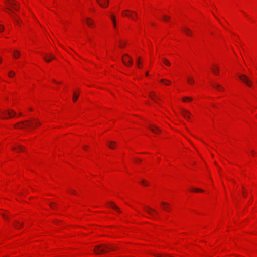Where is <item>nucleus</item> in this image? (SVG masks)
I'll return each instance as SVG.
<instances>
[{"mask_svg": "<svg viewBox=\"0 0 257 257\" xmlns=\"http://www.w3.org/2000/svg\"><path fill=\"white\" fill-rule=\"evenodd\" d=\"M116 249H117V247L106 244H100L95 246L94 252L96 254L99 255L107 252L108 250H114Z\"/></svg>", "mask_w": 257, "mask_h": 257, "instance_id": "f257e3e1", "label": "nucleus"}, {"mask_svg": "<svg viewBox=\"0 0 257 257\" xmlns=\"http://www.w3.org/2000/svg\"><path fill=\"white\" fill-rule=\"evenodd\" d=\"M7 4L8 7L6 9L8 10V13L11 16L13 15V10L18 11L19 10L17 3L15 0H7Z\"/></svg>", "mask_w": 257, "mask_h": 257, "instance_id": "f03ea898", "label": "nucleus"}, {"mask_svg": "<svg viewBox=\"0 0 257 257\" xmlns=\"http://www.w3.org/2000/svg\"><path fill=\"white\" fill-rule=\"evenodd\" d=\"M15 126L20 128H29L35 127L33 121L30 120L21 121L16 124Z\"/></svg>", "mask_w": 257, "mask_h": 257, "instance_id": "7ed1b4c3", "label": "nucleus"}, {"mask_svg": "<svg viewBox=\"0 0 257 257\" xmlns=\"http://www.w3.org/2000/svg\"><path fill=\"white\" fill-rule=\"evenodd\" d=\"M122 15L124 16L130 17L132 20H135L138 16V14L136 12L130 10H126L122 12Z\"/></svg>", "mask_w": 257, "mask_h": 257, "instance_id": "20e7f679", "label": "nucleus"}, {"mask_svg": "<svg viewBox=\"0 0 257 257\" xmlns=\"http://www.w3.org/2000/svg\"><path fill=\"white\" fill-rule=\"evenodd\" d=\"M122 61L123 64L128 67L131 66L133 64L132 58L127 54H124V56L122 58Z\"/></svg>", "mask_w": 257, "mask_h": 257, "instance_id": "39448f33", "label": "nucleus"}, {"mask_svg": "<svg viewBox=\"0 0 257 257\" xmlns=\"http://www.w3.org/2000/svg\"><path fill=\"white\" fill-rule=\"evenodd\" d=\"M239 79L245 84L247 85L249 87H251L252 85V81L250 79L245 75L242 74L239 76Z\"/></svg>", "mask_w": 257, "mask_h": 257, "instance_id": "423d86ee", "label": "nucleus"}, {"mask_svg": "<svg viewBox=\"0 0 257 257\" xmlns=\"http://www.w3.org/2000/svg\"><path fill=\"white\" fill-rule=\"evenodd\" d=\"M3 114H8L9 115V117H2V118H3V119H8L9 118H12V117L15 116L16 114V112L11 109H9V110H7L3 112Z\"/></svg>", "mask_w": 257, "mask_h": 257, "instance_id": "0eeeda50", "label": "nucleus"}, {"mask_svg": "<svg viewBox=\"0 0 257 257\" xmlns=\"http://www.w3.org/2000/svg\"><path fill=\"white\" fill-rule=\"evenodd\" d=\"M145 210L146 211V212H147L149 214L152 216H154V214L155 213H157V212L155 209L148 206H146L145 207Z\"/></svg>", "mask_w": 257, "mask_h": 257, "instance_id": "6e6552de", "label": "nucleus"}, {"mask_svg": "<svg viewBox=\"0 0 257 257\" xmlns=\"http://www.w3.org/2000/svg\"><path fill=\"white\" fill-rule=\"evenodd\" d=\"M99 5L103 8L107 7L108 6L109 0H96Z\"/></svg>", "mask_w": 257, "mask_h": 257, "instance_id": "1a4fd4ad", "label": "nucleus"}, {"mask_svg": "<svg viewBox=\"0 0 257 257\" xmlns=\"http://www.w3.org/2000/svg\"><path fill=\"white\" fill-rule=\"evenodd\" d=\"M181 112L182 114V115L185 117V118L189 119L190 116L191 115V113L187 110H185L184 109H181Z\"/></svg>", "mask_w": 257, "mask_h": 257, "instance_id": "9d476101", "label": "nucleus"}, {"mask_svg": "<svg viewBox=\"0 0 257 257\" xmlns=\"http://www.w3.org/2000/svg\"><path fill=\"white\" fill-rule=\"evenodd\" d=\"M183 32L187 35L189 36H191L192 35V31L187 27H184L182 29Z\"/></svg>", "mask_w": 257, "mask_h": 257, "instance_id": "9b49d317", "label": "nucleus"}, {"mask_svg": "<svg viewBox=\"0 0 257 257\" xmlns=\"http://www.w3.org/2000/svg\"><path fill=\"white\" fill-rule=\"evenodd\" d=\"M108 204L110 207L118 211L119 213H121V211L119 210V208L116 206V204H114L113 202H110L108 203Z\"/></svg>", "mask_w": 257, "mask_h": 257, "instance_id": "f8f14e48", "label": "nucleus"}, {"mask_svg": "<svg viewBox=\"0 0 257 257\" xmlns=\"http://www.w3.org/2000/svg\"><path fill=\"white\" fill-rule=\"evenodd\" d=\"M149 128L153 132L158 133L160 132V130L155 125H151L149 126Z\"/></svg>", "mask_w": 257, "mask_h": 257, "instance_id": "ddd939ff", "label": "nucleus"}, {"mask_svg": "<svg viewBox=\"0 0 257 257\" xmlns=\"http://www.w3.org/2000/svg\"><path fill=\"white\" fill-rule=\"evenodd\" d=\"M149 97L155 102H156V99L160 100L159 98H158L157 96L155 94V93L154 92H151L150 94H149Z\"/></svg>", "mask_w": 257, "mask_h": 257, "instance_id": "4468645a", "label": "nucleus"}, {"mask_svg": "<svg viewBox=\"0 0 257 257\" xmlns=\"http://www.w3.org/2000/svg\"><path fill=\"white\" fill-rule=\"evenodd\" d=\"M116 142L113 141L108 142V146L112 149H114L116 147Z\"/></svg>", "mask_w": 257, "mask_h": 257, "instance_id": "2eb2a0df", "label": "nucleus"}, {"mask_svg": "<svg viewBox=\"0 0 257 257\" xmlns=\"http://www.w3.org/2000/svg\"><path fill=\"white\" fill-rule=\"evenodd\" d=\"M162 205H163V208L164 210L166 211H168L170 209L169 204L166 202H162Z\"/></svg>", "mask_w": 257, "mask_h": 257, "instance_id": "dca6fc26", "label": "nucleus"}, {"mask_svg": "<svg viewBox=\"0 0 257 257\" xmlns=\"http://www.w3.org/2000/svg\"><path fill=\"white\" fill-rule=\"evenodd\" d=\"M86 23L89 27H91L94 24L93 21L90 18H86Z\"/></svg>", "mask_w": 257, "mask_h": 257, "instance_id": "f3484780", "label": "nucleus"}, {"mask_svg": "<svg viewBox=\"0 0 257 257\" xmlns=\"http://www.w3.org/2000/svg\"><path fill=\"white\" fill-rule=\"evenodd\" d=\"M23 223H20L18 221H15L14 223V227L17 229H19L23 226Z\"/></svg>", "mask_w": 257, "mask_h": 257, "instance_id": "a211bd4d", "label": "nucleus"}, {"mask_svg": "<svg viewBox=\"0 0 257 257\" xmlns=\"http://www.w3.org/2000/svg\"><path fill=\"white\" fill-rule=\"evenodd\" d=\"M212 70L213 72L216 75H218L219 72V68L218 67H216L215 68H212Z\"/></svg>", "mask_w": 257, "mask_h": 257, "instance_id": "6ab92c4d", "label": "nucleus"}, {"mask_svg": "<svg viewBox=\"0 0 257 257\" xmlns=\"http://www.w3.org/2000/svg\"><path fill=\"white\" fill-rule=\"evenodd\" d=\"M213 87L217 89H218L219 90H220V91H222V90H223L224 88L223 87H222L221 86H220L219 84H214L213 85Z\"/></svg>", "mask_w": 257, "mask_h": 257, "instance_id": "aec40b11", "label": "nucleus"}, {"mask_svg": "<svg viewBox=\"0 0 257 257\" xmlns=\"http://www.w3.org/2000/svg\"><path fill=\"white\" fill-rule=\"evenodd\" d=\"M162 61L163 63L167 66H170L171 64L170 62L165 58H163Z\"/></svg>", "mask_w": 257, "mask_h": 257, "instance_id": "412c9836", "label": "nucleus"}, {"mask_svg": "<svg viewBox=\"0 0 257 257\" xmlns=\"http://www.w3.org/2000/svg\"><path fill=\"white\" fill-rule=\"evenodd\" d=\"M111 19L113 22V26L114 28H116V23L115 21V17L114 16H111Z\"/></svg>", "mask_w": 257, "mask_h": 257, "instance_id": "4be33fe9", "label": "nucleus"}, {"mask_svg": "<svg viewBox=\"0 0 257 257\" xmlns=\"http://www.w3.org/2000/svg\"><path fill=\"white\" fill-rule=\"evenodd\" d=\"M20 55V53L19 51H15L14 52V53L13 54L14 55V57L15 58H17Z\"/></svg>", "mask_w": 257, "mask_h": 257, "instance_id": "5701e85b", "label": "nucleus"}, {"mask_svg": "<svg viewBox=\"0 0 257 257\" xmlns=\"http://www.w3.org/2000/svg\"><path fill=\"white\" fill-rule=\"evenodd\" d=\"M192 100V98L191 97H184L183 98V101L184 102L190 101Z\"/></svg>", "mask_w": 257, "mask_h": 257, "instance_id": "b1692460", "label": "nucleus"}, {"mask_svg": "<svg viewBox=\"0 0 257 257\" xmlns=\"http://www.w3.org/2000/svg\"><path fill=\"white\" fill-rule=\"evenodd\" d=\"M187 81L190 84H193L194 83V80L192 78H188Z\"/></svg>", "mask_w": 257, "mask_h": 257, "instance_id": "393cba45", "label": "nucleus"}, {"mask_svg": "<svg viewBox=\"0 0 257 257\" xmlns=\"http://www.w3.org/2000/svg\"><path fill=\"white\" fill-rule=\"evenodd\" d=\"M44 59L47 62H49L51 60V58L49 57V55H47L46 56L44 57Z\"/></svg>", "mask_w": 257, "mask_h": 257, "instance_id": "a878e982", "label": "nucleus"}, {"mask_svg": "<svg viewBox=\"0 0 257 257\" xmlns=\"http://www.w3.org/2000/svg\"><path fill=\"white\" fill-rule=\"evenodd\" d=\"M78 97V95H77L75 93H74L73 94V101L75 102L77 100Z\"/></svg>", "mask_w": 257, "mask_h": 257, "instance_id": "bb28decb", "label": "nucleus"}, {"mask_svg": "<svg viewBox=\"0 0 257 257\" xmlns=\"http://www.w3.org/2000/svg\"><path fill=\"white\" fill-rule=\"evenodd\" d=\"M170 17L169 16L164 15L163 17V19L165 21H167L170 19Z\"/></svg>", "mask_w": 257, "mask_h": 257, "instance_id": "cd10ccee", "label": "nucleus"}, {"mask_svg": "<svg viewBox=\"0 0 257 257\" xmlns=\"http://www.w3.org/2000/svg\"><path fill=\"white\" fill-rule=\"evenodd\" d=\"M15 75V73L14 71H11L9 72V74H8V76L10 77H13Z\"/></svg>", "mask_w": 257, "mask_h": 257, "instance_id": "c85d7f7f", "label": "nucleus"}, {"mask_svg": "<svg viewBox=\"0 0 257 257\" xmlns=\"http://www.w3.org/2000/svg\"><path fill=\"white\" fill-rule=\"evenodd\" d=\"M161 82H163L164 81L166 82V83H165V85H169L170 84V82L169 81V80H164V79H162L160 81Z\"/></svg>", "mask_w": 257, "mask_h": 257, "instance_id": "c756f323", "label": "nucleus"}, {"mask_svg": "<svg viewBox=\"0 0 257 257\" xmlns=\"http://www.w3.org/2000/svg\"><path fill=\"white\" fill-rule=\"evenodd\" d=\"M17 148H18L19 149V150L21 151H24L25 150L24 148L20 145H18Z\"/></svg>", "mask_w": 257, "mask_h": 257, "instance_id": "7c9ffc66", "label": "nucleus"}, {"mask_svg": "<svg viewBox=\"0 0 257 257\" xmlns=\"http://www.w3.org/2000/svg\"><path fill=\"white\" fill-rule=\"evenodd\" d=\"M126 44V43L125 42H123L122 41H120V45H119V46L120 48H123L124 47V46Z\"/></svg>", "mask_w": 257, "mask_h": 257, "instance_id": "2f4dec72", "label": "nucleus"}, {"mask_svg": "<svg viewBox=\"0 0 257 257\" xmlns=\"http://www.w3.org/2000/svg\"><path fill=\"white\" fill-rule=\"evenodd\" d=\"M141 183H142V184H143L144 185H145V186H147V185H149V183H148L147 181H146L145 180H143L141 181Z\"/></svg>", "mask_w": 257, "mask_h": 257, "instance_id": "473e14b6", "label": "nucleus"}, {"mask_svg": "<svg viewBox=\"0 0 257 257\" xmlns=\"http://www.w3.org/2000/svg\"><path fill=\"white\" fill-rule=\"evenodd\" d=\"M50 206L51 208L54 209L56 207V205L54 203H52L50 204Z\"/></svg>", "mask_w": 257, "mask_h": 257, "instance_id": "72a5a7b5", "label": "nucleus"}, {"mask_svg": "<svg viewBox=\"0 0 257 257\" xmlns=\"http://www.w3.org/2000/svg\"><path fill=\"white\" fill-rule=\"evenodd\" d=\"M192 191H196V192H203V190L200 189H197V188L193 189Z\"/></svg>", "mask_w": 257, "mask_h": 257, "instance_id": "f704fd0d", "label": "nucleus"}, {"mask_svg": "<svg viewBox=\"0 0 257 257\" xmlns=\"http://www.w3.org/2000/svg\"><path fill=\"white\" fill-rule=\"evenodd\" d=\"M2 216L4 218H5L7 220H8L9 219V217L7 215H6V214H4V213H2L1 214Z\"/></svg>", "mask_w": 257, "mask_h": 257, "instance_id": "c9c22d12", "label": "nucleus"}, {"mask_svg": "<svg viewBox=\"0 0 257 257\" xmlns=\"http://www.w3.org/2000/svg\"><path fill=\"white\" fill-rule=\"evenodd\" d=\"M4 30V27L3 25H0V32H2Z\"/></svg>", "mask_w": 257, "mask_h": 257, "instance_id": "e433bc0d", "label": "nucleus"}, {"mask_svg": "<svg viewBox=\"0 0 257 257\" xmlns=\"http://www.w3.org/2000/svg\"><path fill=\"white\" fill-rule=\"evenodd\" d=\"M49 57L51 58V59H55V57L52 54H49Z\"/></svg>", "mask_w": 257, "mask_h": 257, "instance_id": "4c0bfd02", "label": "nucleus"}, {"mask_svg": "<svg viewBox=\"0 0 257 257\" xmlns=\"http://www.w3.org/2000/svg\"><path fill=\"white\" fill-rule=\"evenodd\" d=\"M140 58H139V57L138 58V59H137V64H138V67H139V64L140 63Z\"/></svg>", "mask_w": 257, "mask_h": 257, "instance_id": "58836bf2", "label": "nucleus"}, {"mask_svg": "<svg viewBox=\"0 0 257 257\" xmlns=\"http://www.w3.org/2000/svg\"><path fill=\"white\" fill-rule=\"evenodd\" d=\"M35 121V124H38V125H40L41 124V123L38 121H37V120H34Z\"/></svg>", "mask_w": 257, "mask_h": 257, "instance_id": "ea45409f", "label": "nucleus"}, {"mask_svg": "<svg viewBox=\"0 0 257 257\" xmlns=\"http://www.w3.org/2000/svg\"><path fill=\"white\" fill-rule=\"evenodd\" d=\"M71 192L73 194H76V192L74 190H71Z\"/></svg>", "mask_w": 257, "mask_h": 257, "instance_id": "a19ab883", "label": "nucleus"}, {"mask_svg": "<svg viewBox=\"0 0 257 257\" xmlns=\"http://www.w3.org/2000/svg\"><path fill=\"white\" fill-rule=\"evenodd\" d=\"M87 147H88L87 146H84V149H86Z\"/></svg>", "mask_w": 257, "mask_h": 257, "instance_id": "79ce46f5", "label": "nucleus"}, {"mask_svg": "<svg viewBox=\"0 0 257 257\" xmlns=\"http://www.w3.org/2000/svg\"><path fill=\"white\" fill-rule=\"evenodd\" d=\"M146 76H148V72H147L146 73Z\"/></svg>", "mask_w": 257, "mask_h": 257, "instance_id": "37998d69", "label": "nucleus"}, {"mask_svg": "<svg viewBox=\"0 0 257 257\" xmlns=\"http://www.w3.org/2000/svg\"><path fill=\"white\" fill-rule=\"evenodd\" d=\"M19 116H21V115H22V113H19Z\"/></svg>", "mask_w": 257, "mask_h": 257, "instance_id": "c03bdc74", "label": "nucleus"}, {"mask_svg": "<svg viewBox=\"0 0 257 257\" xmlns=\"http://www.w3.org/2000/svg\"><path fill=\"white\" fill-rule=\"evenodd\" d=\"M17 149V148H13V150H16Z\"/></svg>", "mask_w": 257, "mask_h": 257, "instance_id": "a18cd8bd", "label": "nucleus"}, {"mask_svg": "<svg viewBox=\"0 0 257 257\" xmlns=\"http://www.w3.org/2000/svg\"><path fill=\"white\" fill-rule=\"evenodd\" d=\"M139 160V162H141L142 160Z\"/></svg>", "mask_w": 257, "mask_h": 257, "instance_id": "49530a36", "label": "nucleus"}, {"mask_svg": "<svg viewBox=\"0 0 257 257\" xmlns=\"http://www.w3.org/2000/svg\"><path fill=\"white\" fill-rule=\"evenodd\" d=\"M141 65H139V68H141Z\"/></svg>", "mask_w": 257, "mask_h": 257, "instance_id": "de8ad7c7", "label": "nucleus"}, {"mask_svg": "<svg viewBox=\"0 0 257 257\" xmlns=\"http://www.w3.org/2000/svg\"><path fill=\"white\" fill-rule=\"evenodd\" d=\"M1 61H2V60H1V59H0V62H1Z\"/></svg>", "mask_w": 257, "mask_h": 257, "instance_id": "09e8293b", "label": "nucleus"}]
</instances>
